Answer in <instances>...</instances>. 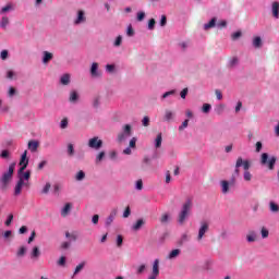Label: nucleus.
I'll list each match as a JSON object with an SVG mask.
<instances>
[{"label":"nucleus","instance_id":"nucleus-1","mask_svg":"<svg viewBox=\"0 0 279 279\" xmlns=\"http://www.w3.org/2000/svg\"><path fill=\"white\" fill-rule=\"evenodd\" d=\"M193 208V201L187 199L182 208L181 211L179 213V217H178V221L179 223H184V221H186V217H189V215H191V209Z\"/></svg>","mask_w":279,"mask_h":279},{"label":"nucleus","instance_id":"nucleus-2","mask_svg":"<svg viewBox=\"0 0 279 279\" xmlns=\"http://www.w3.org/2000/svg\"><path fill=\"white\" fill-rule=\"evenodd\" d=\"M276 157H270L267 153L262 154L260 157V166L267 167L270 171H274V167H276Z\"/></svg>","mask_w":279,"mask_h":279},{"label":"nucleus","instance_id":"nucleus-3","mask_svg":"<svg viewBox=\"0 0 279 279\" xmlns=\"http://www.w3.org/2000/svg\"><path fill=\"white\" fill-rule=\"evenodd\" d=\"M14 169H16V162L10 163L8 171L2 174L0 182L4 184V186L9 184L10 180H12V175H14Z\"/></svg>","mask_w":279,"mask_h":279},{"label":"nucleus","instance_id":"nucleus-4","mask_svg":"<svg viewBox=\"0 0 279 279\" xmlns=\"http://www.w3.org/2000/svg\"><path fill=\"white\" fill-rule=\"evenodd\" d=\"M240 167H243L244 171H250V167H251V163L248 160H244L243 161V157H239L236 159V162H235V170H234V175L236 178H239L241 171L239 170Z\"/></svg>","mask_w":279,"mask_h":279},{"label":"nucleus","instance_id":"nucleus-5","mask_svg":"<svg viewBox=\"0 0 279 279\" xmlns=\"http://www.w3.org/2000/svg\"><path fill=\"white\" fill-rule=\"evenodd\" d=\"M220 184L222 187V193L226 194L230 191V186H234L236 184V177L232 174V178L229 182L223 180L220 182Z\"/></svg>","mask_w":279,"mask_h":279},{"label":"nucleus","instance_id":"nucleus-6","mask_svg":"<svg viewBox=\"0 0 279 279\" xmlns=\"http://www.w3.org/2000/svg\"><path fill=\"white\" fill-rule=\"evenodd\" d=\"M131 135H132V125L125 124V125L123 126V133H120V134L118 135V141H119V143H123V141H125V138H126L128 136H131Z\"/></svg>","mask_w":279,"mask_h":279},{"label":"nucleus","instance_id":"nucleus-7","mask_svg":"<svg viewBox=\"0 0 279 279\" xmlns=\"http://www.w3.org/2000/svg\"><path fill=\"white\" fill-rule=\"evenodd\" d=\"M88 147L90 149H101L104 147V141L99 140V137H93L88 141Z\"/></svg>","mask_w":279,"mask_h":279},{"label":"nucleus","instance_id":"nucleus-8","mask_svg":"<svg viewBox=\"0 0 279 279\" xmlns=\"http://www.w3.org/2000/svg\"><path fill=\"white\" fill-rule=\"evenodd\" d=\"M158 276H160V260L155 259L153 264V274L150 275V277L158 278Z\"/></svg>","mask_w":279,"mask_h":279},{"label":"nucleus","instance_id":"nucleus-9","mask_svg":"<svg viewBox=\"0 0 279 279\" xmlns=\"http://www.w3.org/2000/svg\"><path fill=\"white\" fill-rule=\"evenodd\" d=\"M208 232V225L207 222H202L201 228L198 230L197 241H202L204 239V234Z\"/></svg>","mask_w":279,"mask_h":279},{"label":"nucleus","instance_id":"nucleus-10","mask_svg":"<svg viewBox=\"0 0 279 279\" xmlns=\"http://www.w3.org/2000/svg\"><path fill=\"white\" fill-rule=\"evenodd\" d=\"M19 180L22 182H29L32 178V171L27 170L26 172H22V174H17Z\"/></svg>","mask_w":279,"mask_h":279},{"label":"nucleus","instance_id":"nucleus-11","mask_svg":"<svg viewBox=\"0 0 279 279\" xmlns=\"http://www.w3.org/2000/svg\"><path fill=\"white\" fill-rule=\"evenodd\" d=\"M40 143H38V141H29L28 142V149L34 154L36 151H38V147H39Z\"/></svg>","mask_w":279,"mask_h":279},{"label":"nucleus","instance_id":"nucleus-12","mask_svg":"<svg viewBox=\"0 0 279 279\" xmlns=\"http://www.w3.org/2000/svg\"><path fill=\"white\" fill-rule=\"evenodd\" d=\"M257 239H258V234L256 233V231H248L246 235V241L248 243H254L255 241H257Z\"/></svg>","mask_w":279,"mask_h":279},{"label":"nucleus","instance_id":"nucleus-13","mask_svg":"<svg viewBox=\"0 0 279 279\" xmlns=\"http://www.w3.org/2000/svg\"><path fill=\"white\" fill-rule=\"evenodd\" d=\"M25 184V182H23L22 180H19L15 187H14V195L19 196L21 195L22 191H23V185Z\"/></svg>","mask_w":279,"mask_h":279},{"label":"nucleus","instance_id":"nucleus-14","mask_svg":"<svg viewBox=\"0 0 279 279\" xmlns=\"http://www.w3.org/2000/svg\"><path fill=\"white\" fill-rule=\"evenodd\" d=\"M86 22V16L84 15V11L80 10L77 12V19L75 20V25H80V23H85Z\"/></svg>","mask_w":279,"mask_h":279},{"label":"nucleus","instance_id":"nucleus-15","mask_svg":"<svg viewBox=\"0 0 279 279\" xmlns=\"http://www.w3.org/2000/svg\"><path fill=\"white\" fill-rule=\"evenodd\" d=\"M271 12L274 19H279V2H272Z\"/></svg>","mask_w":279,"mask_h":279},{"label":"nucleus","instance_id":"nucleus-16","mask_svg":"<svg viewBox=\"0 0 279 279\" xmlns=\"http://www.w3.org/2000/svg\"><path fill=\"white\" fill-rule=\"evenodd\" d=\"M175 117V112L172 110L167 109L163 114V121H172V119Z\"/></svg>","mask_w":279,"mask_h":279},{"label":"nucleus","instance_id":"nucleus-17","mask_svg":"<svg viewBox=\"0 0 279 279\" xmlns=\"http://www.w3.org/2000/svg\"><path fill=\"white\" fill-rule=\"evenodd\" d=\"M51 60H53V53L49 51H44V58H43L44 64H48L49 62H51Z\"/></svg>","mask_w":279,"mask_h":279},{"label":"nucleus","instance_id":"nucleus-18","mask_svg":"<svg viewBox=\"0 0 279 279\" xmlns=\"http://www.w3.org/2000/svg\"><path fill=\"white\" fill-rule=\"evenodd\" d=\"M99 69V63L94 62L90 68V75L92 77H99V74L97 73V70Z\"/></svg>","mask_w":279,"mask_h":279},{"label":"nucleus","instance_id":"nucleus-19","mask_svg":"<svg viewBox=\"0 0 279 279\" xmlns=\"http://www.w3.org/2000/svg\"><path fill=\"white\" fill-rule=\"evenodd\" d=\"M71 208H72L71 203H66L65 206L61 210V215L63 217H66L69 215V213H71Z\"/></svg>","mask_w":279,"mask_h":279},{"label":"nucleus","instance_id":"nucleus-20","mask_svg":"<svg viewBox=\"0 0 279 279\" xmlns=\"http://www.w3.org/2000/svg\"><path fill=\"white\" fill-rule=\"evenodd\" d=\"M60 82L63 86H69V84L71 83V75L64 74L63 76H61Z\"/></svg>","mask_w":279,"mask_h":279},{"label":"nucleus","instance_id":"nucleus-21","mask_svg":"<svg viewBox=\"0 0 279 279\" xmlns=\"http://www.w3.org/2000/svg\"><path fill=\"white\" fill-rule=\"evenodd\" d=\"M78 99H80V95H77V92L73 90L70 93L69 101L71 104H75V101H77Z\"/></svg>","mask_w":279,"mask_h":279},{"label":"nucleus","instance_id":"nucleus-22","mask_svg":"<svg viewBox=\"0 0 279 279\" xmlns=\"http://www.w3.org/2000/svg\"><path fill=\"white\" fill-rule=\"evenodd\" d=\"M217 25V17H214L209 21V23L204 25V29H213Z\"/></svg>","mask_w":279,"mask_h":279},{"label":"nucleus","instance_id":"nucleus-23","mask_svg":"<svg viewBox=\"0 0 279 279\" xmlns=\"http://www.w3.org/2000/svg\"><path fill=\"white\" fill-rule=\"evenodd\" d=\"M20 165H29V159L27 158V150H25L20 159Z\"/></svg>","mask_w":279,"mask_h":279},{"label":"nucleus","instance_id":"nucleus-24","mask_svg":"<svg viewBox=\"0 0 279 279\" xmlns=\"http://www.w3.org/2000/svg\"><path fill=\"white\" fill-rule=\"evenodd\" d=\"M162 145V133H159L155 140V147L158 149Z\"/></svg>","mask_w":279,"mask_h":279},{"label":"nucleus","instance_id":"nucleus-25","mask_svg":"<svg viewBox=\"0 0 279 279\" xmlns=\"http://www.w3.org/2000/svg\"><path fill=\"white\" fill-rule=\"evenodd\" d=\"M253 47H255L256 49L263 47V39H260V37H255L253 40Z\"/></svg>","mask_w":279,"mask_h":279},{"label":"nucleus","instance_id":"nucleus-26","mask_svg":"<svg viewBox=\"0 0 279 279\" xmlns=\"http://www.w3.org/2000/svg\"><path fill=\"white\" fill-rule=\"evenodd\" d=\"M8 25H10V19H8V16H3L0 22V27H2V29H5Z\"/></svg>","mask_w":279,"mask_h":279},{"label":"nucleus","instance_id":"nucleus-27","mask_svg":"<svg viewBox=\"0 0 279 279\" xmlns=\"http://www.w3.org/2000/svg\"><path fill=\"white\" fill-rule=\"evenodd\" d=\"M177 256H180V250L175 248L173 251L170 252V254L168 255V258L171 260L173 258H177Z\"/></svg>","mask_w":279,"mask_h":279},{"label":"nucleus","instance_id":"nucleus-28","mask_svg":"<svg viewBox=\"0 0 279 279\" xmlns=\"http://www.w3.org/2000/svg\"><path fill=\"white\" fill-rule=\"evenodd\" d=\"M84 178H86V173L84 171L80 170L76 173L75 180H77V182H82V180H84Z\"/></svg>","mask_w":279,"mask_h":279},{"label":"nucleus","instance_id":"nucleus-29","mask_svg":"<svg viewBox=\"0 0 279 279\" xmlns=\"http://www.w3.org/2000/svg\"><path fill=\"white\" fill-rule=\"evenodd\" d=\"M144 225L145 221H143V219H138L136 223L133 226V230H141V228H143Z\"/></svg>","mask_w":279,"mask_h":279},{"label":"nucleus","instance_id":"nucleus-30","mask_svg":"<svg viewBox=\"0 0 279 279\" xmlns=\"http://www.w3.org/2000/svg\"><path fill=\"white\" fill-rule=\"evenodd\" d=\"M84 267H86V262H82L81 264H78L74 270V276H76V274H80V271H82Z\"/></svg>","mask_w":279,"mask_h":279},{"label":"nucleus","instance_id":"nucleus-31","mask_svg":"<svg viewBox=\"0 0 279 279\" xmlns=\"http://www.w3.org/2000/svg\"><path fill=\"white\" fill-rule=\"evenodd\" d=\"M269 208H270L271 213H279V206L275 202L269 203Z\"/></svg>","mask_w":279,"mask_h":279},{"label":"nucleus","instance_id":"nucleus-32","mask_svg":"<svg viewBox=\"0 0 279 279\" xmlns=\"http://www.w3.org/2000/svg\"><path fill=\"white\" fill-rule=\"evenodd\" d=\"M38 256H40V250L38 248V246H35L32 252V257L38 258Z\"/></svg>","mask_w":279,"mask_h":279},{"label":"nucleus","instance_id":"nucleus-33","mask_svg":"<svg viewBox=\"0 0 279 279\" xmlns=\"http://www.w3.org/2000/svg\"><path fill=\"white\" fill-rule=\"evenodd\" d=\"M262 239H267L269 236V230L267 228L263 227L260 230Z\"/></svg>","mask_w":279,"mask_h":279},{"label":"nucleus","instance_id":"nucleus-34","mask_svg":"<svg viewBox=\"0 0 279 279\" xmlns=\"http://www.w3.org/2000/svg\"><path fill=\"white\" fill-rule=\"evenodd\" d=\"M27 248L25 246H21L16 253V256H25Z\"/></svg>","mask_w":279,"mask_h":279},{"label":"nucleus","instance_id":"nucleus-35","mask_svg":"<svg viewBox=\"0 0 279 279\" xmlns=\"http://www.w3.org/2000/svg\"><path fill=\"white\" fill-rule=\"evenodd\" d=\"M68 154L69 156H75V148L73 147V144L68 145Z\"/></svg>","mask_w":279,"mask_h":279},{"label":"nucleus","instance_id":"nucleus-36","mask_svg":"<svg viewBox=\"0 0 279 279\" xmlns=\"http://www.w3.org/2000/svg\"><path fill=\"white\" fill-rule=\"evenodd\" d=\"M68 126H69V120L64 118L63 120H61L60 128L61 130H66Z\"/></svg>","mask_w":279,"mask_h":279},{"label":"nucleus","instance_id":"nucleus-37","mask_svg":"<svg viewBox=\"0 0 279 279\" xmlns=\"http://www.w3.org/2000/svg\"><path fill=\"white\" fill-rule=\"evenodd\" d=\"M160 223H169V214H163L160 217Z\"/></svg>","mask_w":279,"mask_h":279},{"label":"nucleus","instance_id":"nucleus-38","mask_svg":"<svg viewBox=\"0 0 279 279\" xmlns=\"http://www.w3.org/2000/svg\"><path fill=\"white\" fill-rule=\"evenodd\" d=\"M210 108H213L210 104H204L202 110L205 114H208V112H210Z\"/></svg>","mask_w":279,"mask_h":279},{"label":"nucleus","instance_id":"nucleus-39","mask_svg":"<svg viewBox=\"0 0 279 279\" xmlns=\"http://www.w3.org/2000/svg\"><path fill=\"white\" fill-rule=\"evenodd\" d=\"M121 43H123V36H118L114 41V47H121Z\"/></svg>","mask_w":279,"mask_h":279},{"label":"nucleus","instance_id":"nucleus-40","mask_svg":"<svg viewBox=\"0 0 279 279\" xmlns=\"http://www.w3.org/2000/svg\"><path fill=\"white\" fill-rule=\"evenodd\" d=\"M10 10H12V4H7L1 9L0 14H5V12H10Z\"/></svg>","mask_w":279,"mask_h":279},{"label":"nucleus","instance_id":"nucleus-41","mask_svg":"<svg viewBox=\"0 0 279 279\" xmlns=\"http://www.w3.org/2000/svg\"><path fill=\"white\" fill-rule=\"evenodd\" d=\"M50 190H51V183H46L41 193H44V195H47V193H49Z\"/></svg>","mask_w":279,"mask_h":279},{"label":"nucleus","instance_id":"nucleus-42","mask_svg":"<svg viewBox=\"0 0 279 279\" xmlns=\"http://www.w3.org/2000/svg\"><path fill=\"white\" fill-rule=\"evenodd\" d=\"M244 180L245 182L252 181V173L250 171H244Z\"/></svg>","mask_w":279,"mask_h":279},{"label":"nucleus","instance_id":"nucleus-43","mask_svg":"<svg viewBox=\"0 0 279 279\" xmlns=\"http://www.w3.org/2000/svg\"><path fill=\"white\" fill-rule=\"evenodd\" d=\"M144 128H149V117L145 116L142 120Z\"/></svg>","mask_w":279,"mask_h":279},{"label":"nucleus","instance_id":"nucleus-44","mask_svg":"<svg viewBox=\"0 0 279 279\" xmlns=\"http://www.w3.org/2000/svg\"><path fill=\"white\" fill-rule=\"evenodd\" d=\"M14 220V215L10 214L8 219L5 220V226H11L12 221Z\"/></svg>","mask_w":279,"mask_h":279},{"label":"nucleus","instance_id":"nucleus-45","mask_svg":"<svg viewBox=\"0 0 279 279\" xmlns=\"http://www.w3.org/2000/svg\"><path fill=\"white\" fill-rule=\"evenodd\" d=\"M45 167H47V160H43L41 162H39L37 166V169L39 171H43V169H45Z\"/></svg>","mask_w":279,"mask_h":279},{"label":"nucleus","instance_id":"nucleus-46","mask_svg":"<svg viewBox=\"0 0 279 279\" xmlns=\"http://www.w3.org/2000/svg\"><path fill=\"white\" fill-rule=\"evenodd\" d=\"M58 265L60 267H64V265H66V257L64 256L60 257V259L58 260Z\"/></svg>","mask_w":279,"mask_h":279},{"label":"nucleus","instance_id":"nucleus-47","mask_svg":"<svg viewBox=\"0 0 279 279\" xmlns=\"http://www.w3.org/2000/svg\"><path fill=\"white\" fill-rule=\"evenodd\" d=\"M20 169L17 171V175H21L22 173H25V169H27V163H24V165H20Z\"/></svg>","mask_w":279,"mask_h":279},{"label":"nucleus","instance_id":"nucleus-48","mask_svg":"<svg viewBox=\"0 0 279 279\" xmlns=\"http://www.w3.org/2000/svg\"><path fill=\"white\" fill-rule=\"evenodd\" d=\"M154 27H156V20L150 19L148 22V29H154Z\"/></svg>","mask_w":279,"mask_h":279},{"label":"nucleus","instance_id":"nucleus-49","mask_svg":"<svg viewBox=\"0 0 279 279\" xmlns=\"http://www.w3.org/2000/svg\"><path fill=\"white\" fill-rule=\"evenodd\" d=\"M105 156H106V153L105 151H100L98 154L97 158H96V161L97 162H101V160H104Z\"/></svg>","mask_w":279,"mask_h":279},{"label":"nucleus","instance_id":"nucleus-50","mask_svg":"<svg viewBox=\"0 0 279 279\" xmlns=\"http://www.w3.org/2000/svg\"><path fill=\"white\" fill-rule=\"evenodd\" d=\"M123 245V235H118L117 236V246L121 247Z\"/></svg>","mask_w":279,"mask_h":279},{"label":"nucleus","instance_id":"nucleus-51","mask_svg":"<svg viewBox=\"0 0 279 279\" xmlns=\"http://www.w3.org/2000/svg\"><path fill=\"white\" fill-rule=\"evenodd\" d=\"M255 151L257 153V154H259V151L263 149V143L262 142H257L256 144H255Z\"/></svg>","mask_w":279,"mask_h":279},{"label":"nucleus","instance_id":"nucleus-52","mask_svg":"<svg viewBox=\"0 0 279 279\" xmlns=\"http://www.w3.org/2000/svg\"><path fill=\"white\" fill-rule=\"evenodd\" d=\"M106 71H108V73H114V64H107Z\"/></svg>","mask_w":279,"mask_h":279},{"label":"nucleus","instance_id":"nucleus-53","mask_svg":"<svg viewBox=\"0 0 279 279\" xmlns=\"http://www.w3.org/2000/svg\"><path fill=\"white\" fill-rule=\"evenodd\" d=\"M131 213H132V211H131V209H130V206H128V207L125 208L124 213H123L124 219H128V217H130Z\"/></svg>","mask_w":279,"mask_h":279},{"label":"nucleus","instance_id":"nucleus-54","mask_svg":"<svg viewBox=\"0 0 279 279\" xmlns=\"http://www.w3.org/2000/svg\"><path fill=\"white\" fill-rule=\"evenodd\" d=\"M215 93H216L217 99H218L219 101H221V99H223V94H221V90L216 89Z\"/></svg>","mask_w":279,"mask_h":279},{"label":"nucleus","instance_id":"nucleus-55","mask_svg":"<svg viewBox=\"0 0 279 279\" xmlns=\"http://www.w3.org/2000/svg\"><path fill=\"white\" fill-rule=\"evenodd\" d=\"M1 60H8V50H2L0 53Z\"/></svg>","mask_w":279,"mask_h":279},{"label":"nucleus","instance_id":"nucleus-56","mask_svg":"<svg viewBox=\"0 0 279 279\" xmlns=\"http://www.w3.org/2000/svg\"><path fill=\"white\" fill-rule=\"evenodd\" d=\"M126 35L128 36H134V28H132V25H130L126 29Z\"/></svg>","mask_w":279,"mask_h":279},{"label":"nucleus","instance_id":"nucleus-57","mask_svg":"<svg viewBox=\"0 0 279 279\" xmlns=\"http://www.w3.org/2000/svg\"><path fill=\"white\" fill-rule=\"evenodd\" d=\"M160 25L161 27H165V25H167V15H161Z\"/></svg>","mask_w":279,"mask_h":279},{"label":"nucleus","instance_id":"nucleus-58","mask_svg":"<svg viewBox=\"0 0 279 279\" xmlns=\"http://www.w3.org/2000/svg\"><path fill=\"white\" fill-rule=\"evenodd\" d=\"M136 189H137V191H143V180H137Z\"/></svg>","mask_w":279,"mask_h":279},{"label":"nucleus","instance_id":"nucleus-59","mask_svg":"<svg viewBox=\"0 0 279 279\" xmlns=\"http://www.w3.org/2000/svg\"><path fill=\"white\" fill-rule=\"evenodd\" d=\"M185 128H189V120H185V121L179 126V130L182 131V130H184Z\"/></svg>","mask_w":279,"mask_h":279},{"label":"nucleus","instance_id":"nucleus-60","mask_svg":"<svg viewBox=\"0 0 279 279\" xmlns=\"http://www.w3.org/2000/svg\"><path fill=\"white\" fill-rule=\"evenodd\" d=\"M113 221H114V216L110 215V216L107 218L106 225H107V226H110Z\"/></svg>","mask_w":279,"mask_h":279},{"label":"nucleus","instance_id":"nucleus-61","mask_svg":"<svg viewBox=\"0 0 279 279\" xmlns=\"http://www.w3.org/2000/svg\"><path fill=\"white\" fill-rule=\"evenodd\" d=\"M145 20V12H138L137 13V21H144Z\"/></svg>","mask_w":279,"mask_h":279},{"label":"nucleus","instance_id":"nucleus-62","mask_svg":"<svg viewBox=\"0 0 279 279\" xmlns=\"http://www.w3.org/2000/svg\"><path fill=\"white\" fill-rule=\"evenodd\" d=\"M217 25L220 27V29H223V27H227L228 22H226V21H220V22H218Z\"/></svg>","mask_w":279,"mask_h":279},{"label":"nucleus","instance_id":"nucleus-63","mask_svg":"<svg viewBox=\"0 0 279 279\" xmlns=\"http://www.w3.org/2000/svg\"><path fill=\"white\" fill-rule=\"evenodd\" d=\"M0 156H1V158H9L10 157V151L9 150H2Z\"/></svg>","mask_w":279,"mask_h":279},{"label":"nucleus","instance_id":"nucleus-64","mask_svg":"<svg viewBox=\"0 0 279 279\" xmlns=\"http://www.w3.org/2000/svg\"><path fill=\"white\" fill-rule=\"evenodd\" d=\"M20 234H25L27 232V228L25 226H22L19 230Z\"/></svg>","mask_w":279,"mask_h":279}]
</instances>
